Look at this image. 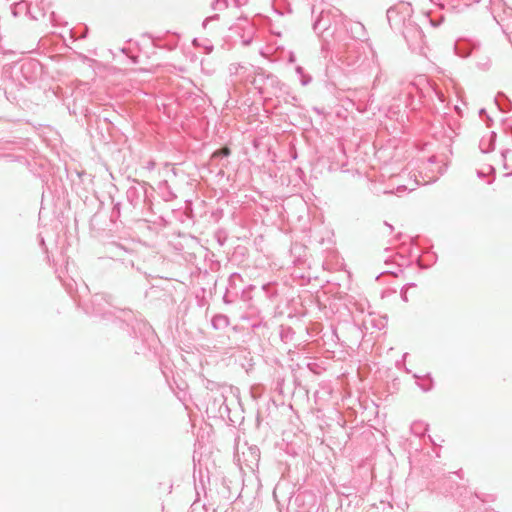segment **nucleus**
Wrapping results in <instances>:
<instances>
[{
	"mask_svg": "<svg viewBox=\"0 0 512 512\" xmlns=\"http://www.w3.org/2000/svg\"><path fill=\"white\" fill-rule=\"evenodd\" d=\"M230 152L231 151L228 147H223L222 149L215 151L212 154V157H218L220 155L228 156V155H230Z\"/></svg>",
	"mask_w": 512,
	"mask_h": 512,
	"instance_id": "obj_1",
	"label": "nucleus"
}]
</instances>
